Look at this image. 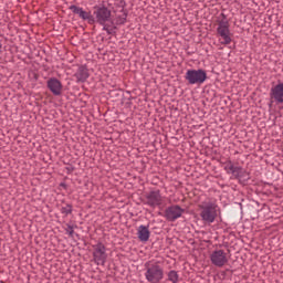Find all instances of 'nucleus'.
I'll list each match as a JSON object with an SVG mask.
<instances>
[{"label":"nucleus","instance_id":"4be33fe9","mask_svg":"<svg viewBox=\"0 0 283 283\" xmlns=\"http://www.w3.org/2000/svg\"><path fill=\"white\" fill-rule=\"evenodd\" d=\"M1 48H2V44L0 43V54H1Z\"/></svg>","mask_w":283,"mask_h":283},{"label":"nucleus","instance_id":"f257e3e1","mask_svg":"<svg viewBox=\"0 0 283 283\" xmlns=\"http://www.w3.org/2000/svg\"><path fill=\"white\" fill-rule=\"evenodd\" d=\"M200 218L205 224H213L218 218V203L213 201H202L199 206Z\"/></svg>","mask_w":283,"mask_h":283},{"label":"nucleus","instance_id":"a211bd4d","mask_svg":"<svg viewBox=\"0 0 283 283\" xmlns=\"http://www.w3.org/2000/svg\"><path fill=\"white\" fill-rule=\"evenodd\" d=\"M61 213L65 217L70 216L72 213V205L66 203V206L62 207Z\"/></svg>","mask_w":283,"mask_h":283},{"label":"nucleus","instance_id":"39448f33","mask_svg":"<svg viewBox=\"0 0 283 283\" xmlns=\"http://www.w3.org/2000/svg\"><path fill=\"white\" fill-rule=\"evenodd\" d=\"M93 260L95 264L97 265H105V262H107V253L105 252V245L103 243H97L93 245Z\"/></svg>","mask_w":283,"mask_h":283},{"label":"nucleus","instance_id":"20e7f679","mask_svg":"<svg viewBox=\"0 0 283 283\" xmlns=\"http://www.w3.org/2000/svg\"><path fill=\"white\" fill-rule=\"evenodd\" d=\"M94 23L105 25L112 19V10L105 6H95L93 11Z\"/></svg>","mask_w":283,"mask_h":283},{"label":"nucleus","instance_id":"7ed1b4c3","mask_svg":"<svg viewBox=\"0 0 283 283\" xmlns=\"http://www.w3.org/2000/svg\"><path fill=\"white\" fill-rule=\"evenodd\" d=\"M186 81L189 85H202L207 81V71L199 70H188L185 75Z\"/></svg>","mask_w":283,"mask_h":283},{"label":"nucleus","instance_id":"f03ea898","mask_svg":"<svg viewBox=\"0 0 283 283\" xmlns=\"http://www.w3.org/2000/svg\"><path fill=\"white\" fill-rule=\"evenodd\" d=\"M145 277L149 283H159L165 277V270L158 263H151L148 261L145 263Z\"/></svg>","mask_w":283,"mask_h":283},{"label":"nucleus","instance_id":"4468645a","mask_svg":"<svg viewBox=\"0 0 283 283\" xmlns=\"http://www.w3.org/2000/svg\"><path fill=\"white\" fill-rule=\"evenodd\" d=\"M74 77L76 78V83H85L87 78H90V72L87 71V67L80 66L74 74Z\"/></svg>","mask_w":283,"mask_h":283},{"label":"nucleus","instance_id":"9d476101","mask_svg":"<svg viewBox=\"0 0 283 283\" xmlns=\"http://www.w3.org/2000/svg\"><path fill=\"white\" fill-rule=\"evenodd\" d=\"M69 10H72L73 14H77L83 21H87L90 25H94V15L91 12L83 10L81 7L72 4Z\"/></svg>","mask_w":283,"mask_h":283},{"label":"nucleus","instance_id":"6e6552de","mask_svg":"<svg viewBox=\"0 0 283 283\" xmlns=\"http://www.w3.org/2000/svg\"><path fill=\"white\" fill-rule=\"evenodd\" d=\"M217 32L223 39V45L231 43V31H229V21L221 20L218 24Z\"/></svg>","mask_w":283,"mask_h":283},{"label":"nucleus","instance_id":"1a4fd4ad","mask_svg":"<svg viewBox=\"0 0 283 283\" xmlns=\"http://www.w3.org/2000/svg\"><path fill=\"white\" fill-rule=\"evenodd\" d=\"M182 213H185V209L180 206H170L165 210V218L168 222H176L178 218H181Z\"/></svg>","mask_w":283,"mask_h":283},{"label":"nucleus","instance_id":"6ab92c4d","mask_svg":"<svg viewBox=\"0 0 283 283\" xmlns=\"http://www.w3.org/2000/svg\"><path fill=\"white\" fill-rule=\"evenodd\" d=\"M123 15L117 19V25H123L127 21V11L123 10Z\"/></svg>","mask_w":283,"mask_h":283},{"label":"nucleus","instance_id":"2eb2a0df","mask_svg":"<svg viewBox=\"0 0 283 283\" xmlns=\"http://www.w3.org/2000/svg\"><path fill=\"white\" fill-rule=\"evenodd\" d=\"M226 169H229V171H231V174L237 178H242V176L245 175V180H249V174L242 172V167H235L230 163Z\"/></svg>","mask_w":283,"mask_h":283},{"label":"nucleus","instance_id":"9b49d317","mask_svg":"<svg viewBox=\"0 0 283 283\" xmlns=\"http://www.w3.org/2000/svg\"><path fill=\"white\" fill-rule=\"evenodd\" d=\"M270 98L277 105L283 103V83H279L270 90Z\"/></svg>","mask_w":283,"mask_h":283},{"label":"nucleus","instance_id":"412c9836","mask_svg":"<svg viewBox=\"0 0 283 283\" xmlns=\"http://www.w3.org/2000/svg\"><path fill=\"white\" fill-rule=\"evenodd\" d=\"M275 103V101H273L271 97H270V104H269V107L271 109V107H273V104Z\"/></svg>","mask_w":283,"mask_h":283},{"label":"nucleus","instance_id":"0eeeda50","mask_svg":"<svg viewBox=\"0 0 283 283\" xmlns=\"http://www.w3.org/2000/svg\"><path fill=\"white\" fill-rule=\"evenodd\" d=\"M145 205L155 209V207H160L163 205V196L160 190H151L145 195Z\"/></svg>","mask_w":283,"mask_h":283},{"label":"nucleus","instance_id":"f3484780","mask_svg":"<svg viewBox=\"0 0 283 283\" xmlns=\"http://www.w3.org/2000/svg\"><path fill=\"white\" fill-rule=\"evenodd\" d=\"M101 25H103V30L107 32V34H116V25L111 27L107 22Z\"/></svg>","mask_w":283,"mask_h":283},{"label":"nucleus","instance_id":"dca6fc26","mask_svg":"<svg viewBox=\"0 0 283 283\" xmlns=\"http://www.w3.org/2000/svg\"><path fill=\"white\" fill-rule=\"evenodd\" d=\"M178 272H176L175 270L168 272V282L178 283Z\"/></svg>","mask_w":283,"mask_h":283},{"label":"nucleus","instance_id":"f8f14e48","mask_svg":"<svg viewBox=\"0 0 283 283\" xmlns=\"http://www.w3.org/2000/svg\"><path fill=\"white\" fill-rule=\"evenodd\" d=\"M48 87L54 96H61L63 84L56 77H52L48 81Z\"/></svg>","mask_w":283,"mask_h":283},{"label":"nucleus","instance_id":"aec40b11","mask_svg":"<svg viewBox=\"0 0 283 283\" xmlns=\"http://www.w3.org/2000/svg\"><path fill=\"white\" fill-rule=\"evenodd\" d=\"M65 231L70 235V238H74V226H70V223H66Z\"/></svg>","mask_w":283,"mask_h":283},{"label":"nucleus","instance_id":"ddd939ff","mask_svg":"<svg viewBox=\"0 0 283 283\" xmlns=\"http://www.w3.org/2000/svg\"><path fill=\"white\" fill-rule=\"evenodd\" d=\"M151 232L149 231V227L139 226L137 229V238L139 242H149V237Z\"/></svg>","mask_w":283,"mask_h":283},{"label":"nucleus","instance_id":"423d86ee","mask_svg":"<svg viewBox=\"0 0 283 283\" xmlns=\"http://www.w3.org/2000/svg\"><path fill=\"white\" fill-rule=\"evenodd\" d=\"M210 262L214 266L222 269V266L229 263V258H227V253L224 252V250H214L210 254Z\"/></svg>","mask_w":283,"mask_h":283}]
</instances>
